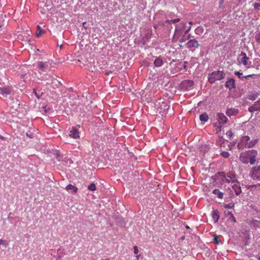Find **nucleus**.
<instances>
[{
  "mask_svg": "<svg viewBox=\"0 0 260 260\" xmlns=\"http://www.w3.org/2000/svg\"><path fill=\"white\" fill-rule=\"evenodd\" d=\"M256 155L257 152L254 150H251L247 152L242 153L240 156V159L245 164L250 163L253 165L256 161Z\"/></svg>",
  "mask_w": 260,
  "mask_h": 260,
  "instance_id": "f257e3e1",
  "label": "nucleus"
},
{
  "mask_svg": "<svg viewBox=\"0 0 260 260\" xmlns=\"http://www.w3.org/2000/svg\"><path fill=\"white\" fill-rule=\"evenodd\" d=\"M258 142V139L250 140L247 136L242 137L240 142L238 143L237 147L239 149H243L245 148H251L253 147Z\"/></svg>",
  "mask_w": 260,
  "mask_h": 260,
  "instance_id": "f03ea898",
  "label": "nucleus"
},
{
  "mask_svg": "<svg viewBox=\"0 0 260 260\" xmlns=\"http://www.w3.org/2000/svg\"><path fill=\"white\" fill-rule=\"evenodd\" d=\"M218 137L219 141L217 144L220 147V155L224 158H228L230 156V154L228 152L225 151V149H228L226 148V146H227L229 149H231L229 142L223 139L222 135L221 134L218 135Z\"/></svg>",
  "mask_w": 260,
  "mask_h": 260,
  "instance_id": "7ed1b4c3",
  "label": "nucleus"
},
{
  "mask_svg": "<svg viewBox=\"0 0 260 260\" xmlns=\"http://www.w3.org/2000/svg\"><path fill=\"white\" fill-rule=\"evenodd\" d=\"M226 177L229 178L232 180V183H235V182L238 181L237 179H236L235 174L232 172H229L227 174L223 172H218L215 175L214 179L216 180L218 178H220L221 181L223 182L230 183V180L227 179Z\"/></svg>",
  "mask_w": 260,
  "mask_h": 260,
  "instance_id": "20e7f679",
  "label": "nucleus"
},
{
  "mask_svg": "<svg viewBox=\"0 0 260 260\" xmlns=\"http://www.w3.org/2000/svg\"><path fill=\"white\" fill-rule=\"evenodd\" d=\"M241 58L238 59V61L239 63H242L247 68H249L251 64V62L249 61V58L247 56L246 54L242 52L240 55Z\"/></svg>",
  "mask_w": 260,
  "mask_h": 260,
  "instance_id": "39448f33",
  "label": "nucleus"
},
{
  "mask_svg": "<svg viewBox=\"0 0 260 260\" xmlns=\"http://www.w3.org/2000/svg\"><path fill=\"white\" fill-rule=\"evenodd\" d=\"M235 74L236 75H237L238 77V78L239 79H241L242 80H243V79L249 80V79H250V78H251L252 80H254L255 79L257 78V77H258L257 75L254 74L248 75H246L245 76H243L242 73H240V72H238V71L235 72Z\"/></svg>",
  "mask_w": 260,
  "mask_h": 260,
  "instance_id": "423d86ee",
  "label": "nucleus"
},
{
  "mask_svg": "<svg viewBox=\"0 0 260 260\" xmlns=\"http://www.w3.org/2000/svg\"><path fill=\"white\" fill-rule=\"evenodd\" d=\"M181 85L182 89L188 90L192 87L193 82L192 80H186L182 82Z\"/></svg>",
  "mask_w": 260,
  "mask_h": 260,
  "instance_id": "0eeeda50",
  "label": "nucleus"
},
{
  "mask_svg": "<svg viewBox=\"0 0 260 260\" xmlns=\"http://www.w3.org/2000/svg\"><path fill=\"white\" fill-rule=\"evenodd\" d=\"M175 29L177 30L178 31L182 32L184 35H186L188 33L190 29V26L187 29H185V23L181 22L176 26Z\"/></svg>",
  "mask_w": 260,
  "mask_h": 260,
  "instance_id": "6e6552de",
  "label": "nucleus"
},
{
  "mask_svg": "<svg viewBox=\"0 0 260 260\" xmlns=\"http://www.w3.org/2000/svg\"><path fill=\"white\" fill-rule=\"evenodd\" d=\"M199 46V44L198 42L195 39L190 40L187 43V47L192 50L198 48Z\"/></svg>",
  "mask_w": 260,
  "mask_h": 260,
  "instance_id": "1a4fd4ad",
  "label": "nucleus"
},
{
  "mask_svg": "<svg viewBox=\"0 0 260 260\" xmlns=\"http://www.w3.org/2000/svg\"><path fill=\"white\" fill-rule=\"evenodd\" d=\"M225 74L222 71H218L216 72H212V78L214 80H219L224 78Z\"/></svg>",
  "mask_w": 260,
  "mask_h": 260,
  "instance_id": "9d476101",
  "label": "nucleus"
},
{
  "mask_svg": "<svg viewBox=\"0 0 260 260\" xmlns=\"http://www.w3.org/2000/svg\"><path fill=\"white\" fill-rule=\"evenodd\" d=\"M233 183L234 184L232 186V189L235 191V194L238 196L242 192L241 186H240L239 184V182L238 181H236Z\"/></svg>",
  "mask_w": 260,
  "mask_h": 260,
  "instance_id": "9b49d317",
  "label": "nucleus"
},
{
  "mask_svg": "<svg viewBox=\"0 0 260 260\" xmlns=\"http://www.w3.org/2000/svg\"><path fill=\"white\" fill-rule=\"evenodd\" d=\"M248 110L250 112L260 111V100L255 102L252 106L249 108Z\"/></svg>",
  "mask_w": 260,
  "mask_h": 260,
  "instance_id": "f8f14e48",
  "label": "nucleus"
},
{
  "mask_svg": "<svg viewBox=\"0 0 260 260\" xmlns=\"http://www.w3.org/2000/svg\"><path fill=\"white\" fill-rule=\"evenodd\" d=\"M48 67V65L46 62L41 61L38 62V69L43 72H46Z\"/></svg>",
  "mask_w": 260,
  "mask_h": 260,
  "instance_id": "ddd939ff",
  "label": "nucleus"
},
{
  "mask_svg": "<svg viewBox=\"0 0 260 260\" xmlns=\"http://www.w3.org/2000/svg\"><path fill=\"white\" fill-rule=\"evenodd\" d=\"M217 119L220 124L226 123L228 120L223 114L219 113L217 114Z\"/></svg>",
  "mask_w": 260,
  "mask_h": 260,
  "instance_id": "4468645a",
  "label": "nucleus"
},
{
  "mask_svg": "<svg viewBox=\"0 0 260 260\" xmlns=\"http://www.w3.org/2000/svg\"><path fill=\"white\" fill-rule=\"evenodd\" d=\"M69 136L74 139H76L79 137V132L75 127H73L70 131Z\"/></svg>",
  "mask_w": 260,
  "mask_h": 260,
  "instance_id": "2eb2a0df",
  "label": "nucleus"
},
{
  "mask_svg": "<svg viewBox=\"0 0 260 260\" xmlns=\"http://www.w3.org/2000/svg\"><path fill=\"white\" fill-rule=\"evenodd\" d=\"M235 80L234 79H229L225 83V86L230 89L235 88Z\"/></svg>",
  "mask_w": 260,
  "mask_h": 260,
  "instance_id": "dca6fc26",
  "label": "nucleus"
},
{
  "mask_svg": "<svg viewBox=\"0 0 260 260\" xmlns=\"http://www.w3.org/2000/svg\"><path fill=\"white\" fill-rule=\"evenodd\" d=\"M182 35L183 36H185V35L183 33H182V32L179 31H178L177 30L175 29V33L173 37V41L174 42H177L178 39Z\"/></svg>",
  "mask_w": 260,
  "mask_h": 260,
  "instance_id": "f3484780",
  "label": "nucleus"
},
{
  "mask_svg": "<svg viewBox=\"0 0 260 260\" xmlns=\"http://www.w3.org/2000/svg\"><path fill=\"white\" fill-rule=\"evenodd\" d=\"M212 193H213L215 196H216L219 199H222L223 198V193L219 190V189H215L212 191Z\"/></svg>",
  "mask_w": 260,
  "mask_h": 260,
  "instance_id": "a211bd4d",
  "label": "nucleus"
},
{
  "mask_svg": "<svg viewBox=\"0 0 260 260\" xmlns=\"http://www.w3.org/2000/svg\"><path fill=\"white\" fill-rule=\"evenodd\" d=\"M1 93L2 94H9L11 93V88L9 87H5L0 89Z\"/></svg>",
  "mask_w": 260,
  "mask_h": 260,
  "instance_id": "6ab92c4d",
  "label": "nucleus"
},
{
  "mask_svg": "<svg viewBox=\"0 0 260 260\" xmlns=\"http://www.w3.org/2000/svg\"><path fill=\"white\" fill-rule=\"evenodd\" d=\"M213 242L217 244V245H218L220 243H221V240H220V238L222 237L221 236H217L216 235H214L213 236Z\"/></svg>",
  "mask_w": 260,
  "mask_h": 260,
  "instance_id": "aec40b11",
  "label": "nucleus"
},
{
  "mask_svg": "<svg viewBox=\"0 0 260 260\" xmlns=\"http://www.w3.org/2000/svg\"><path fill=\"white\" fill-rule=\"evenodd\" d=\"M208 119L209 117L206 113H204L200 116V119L203 123L207 122Z\"/></svg>",
  "mask_w": 260,
  "mask_h": 260,
  "instance_id": "412c9836",
  "label": "nucleus"
},
{
  "mask_svg": "<svg viewBox=\"0 0 260 260\" xmlns=\"http://www.w3.org/2000/svg\"><path fill=\"white\" fill-rule=\"evenodd\" d=\"M154 63L156 67H159L162 66L163 60L160 57H157L154 60Z\"/></svg>",
  "mask_w": 260,
  "mask_h": 260,
  "instance_id": "4be33fe9",
  "label": "nucleus"
},
{
  "mask_svg": "<svg viewBox=\"0 0 260 260\" xmlns=\"http://www.w3.org/2000/svg\"><path fill=\"white\" fill-rule=\"evenodd\" d=\"M219 213L217 210L214 211L212 213V218L214 220V222H217L219 218Z\"/></svg>",
  "mask_w": 260,
  "mask_h": 260,
  "instance_id": "5701e85b",
  "label": "nucleus"
},
{
  "mask_svg": "<svg viewBox=\"0 0 260 260\" xmlns=\"http://www.w3.org/2000/svg\"><path fill=\"white\" fill-rule=\"evenodd\" d=\"M66 189L67 190H70V189H73V192L74 193H76L78 191V188L75 186H74L72 184H69L66 187Z\"/></svg>",
  "mask_w": 260,
  "mask_h": 260,
  "instance_id": "b1692460",
  "label": "nucleus"
},
{
  "mask_svg": "<svg viewBox=\"0 0 260 260\" xmlns=\"http://www.w3.org/2000/svg\"><path fill=\"white\" fill-rule=\"evenodd\" d=\"M37 27L38 32H37L36 35L37 37H40L45 31L41 28L40 26L38 25Z\"/></svg>",
  "mask_w": 260,
  "mask_h": 260,
  "instance_id": "393cba45",
  "label": "nucleus"
},
{
  "mask_svg": "<svg viewBox=\"0 0 260 260\" xmlns=\"http://www.w3.org/2000/svg\"><path fill=\"white\" fill-rule=\"evenodd\" d=\"M235 204L233 203H231L227 204L224 205V207L225 209H233L234 208Z\"/></svg>",
  "mask_w": 260,
  "mask_h": 260,
  "instance_id": "a878e982",
  "label": "nucleus"
},
{
  "mask_svg": "<svg viewBox=\"0 0 260 260\" xmlns=\"http://www.w3.org/2000/svg\"><path fill=\"white\" fill-rule=\"evenodd\" d=\"M88 189L91 191H94L96 190V186L94 183H91L88 186Z\"/></svg>",
  "mask_w": 260,
  "mask_h": 260,
  "instance_id": "bb28decb",
  "label": "nucleus"
},
{
  "mask_svg": "<svg viewBox=\"0 0 260 260\" xmlns=\"http://www.w3.org/2000/svg\"><path fill=\"white\" fill-rule=\"evenodd\" d=\"M214 126L216 127V128H215V129L214 131H215L216 133L217 134L219 133V132H220L222 131V129H223L224 128L220 125H219L218 126H216V125H214Z\"/></svg>",
  "mask_w": 260,
  "mask_h": 260,
  "instance_id": "cd10ccee",
  "label": "nucleus"
},
{
  "mask_svg": "<svg viewBox=\"0 0 260 260\" xmlns=\"http://www.w3.org/2000/svg\"><path fill=\"white\" fill-rule=\"evenodd\" d=\"M179 21H180V19L177 18L175 19L168 20L167 21V22L169 24H171V23H175L176 22H179Z\"/></svg>",
  "mask_w": 260,
  "mask_h": 260,
  "instance_id": "c85d7f7f",
  "label": "nucleus"
},
{
  "mask_svg": "<svg viewBox=\"0 0 260 260\" xmlns=\"http://www.w3.org/2000/svg\"><path fill=\"white\" fill-rule=\"evenodd\" d=\"M0 245H3L6 248L8 245V243L6 240L0 239Z\"/></svg>",
  "mask_w": 260,
  "mask_h": 260,
  "instance_id": "c756f323",
  "label": "nucleus"
},
{
  "mask_svg": "<svg viewBox=\"0 0 260 260\" xmlns=\"http://www.w3.org/2000/svg\"><path fill=\"white\" fill-rule=\"evenodd\" d=\"M259 1V3H255L253 6H254V8L255 10H259V9L260 8V0Z\"/></svg>",
  "mask_w": 260,
  "mask_h": 260,
  "instance_id": "7c9ffc66",
  "label": "nucleus"
},
{
  "mask_svg": "<svg viewBox=\"0 0 260 260\" xmlns=\"http://www.w3.org/2000/svg\"><path fill=\"white\" fill-rule=\"evenodd\" d=\"M225 134H226L227 138H228L229 139H231L233 136V133L231 131H228L226 132Z\"/></svg>",
  "mask_w": 260,
  "mask_h": 260,
  "instance_id": "2f4dec72",
  "label": "nucleus"
},
{
  "mask_svg": "<svg viewBox=\"0 0 260 260\" xmlns=\"http://www.w3.org/2000/svg\"><path fill=\"white\" fill-rule=\"evenodd\" d=\"M55 158L58 160L60 161L61 160V157L62 156L60 155V154L59 153H56L55 154Z\"/></svg>",
  "mask_w": 260,
  "mask_h": 260,
  "instance_id": "473e14b6",
  "label": "nucleus"
},
{
  "mask_svg": "<svg viewBox=\"0 0 260 260\" xmlns=\"http://www.w3.org/2000/svg\"><path fill=\"white\" fill-rule=\"evenodd\" d=\"M206 149L205 150H203V148H202L201 151L203 152V153H205L206 151H208L210 149L209 146H205Z\"/></svg>",
  "mask_w": 260,
  "mask_h": 260,
  "instance_id": "72a5a7b5",
  "label": "nucleus"
},
{
  "mask_svg": "<svg viewBox=\"0 0 260 260\" xmlns=\"http://www.w3.org/2000/svg\"><path fill=\"white\" fill-rule=\"evenodd\" d=\"M226 114L228 115V116H231V115H232L233 114V111L232 110H231V109H228L226 112Z\"/></svg>",
  "mask_w": 260,
  "mask_h": 260,
  "instance_id": "f704fd0d",
  "label": "nucleus"
},
{
  "mask_svg": "<svg viewBox=\"0 0 260 260\" xmlns=\"http://www.w3.org/2000/svg\"><path fill=\"white\" fill-rule=\"evenodd\" d=\"M134 253L135 254H137L139 252L138 248L137 246H135L134 247Z\"/></svg>",
  "mask_w": 260,
  "mask_h": 260,
  "instance_id": "c9c22d12",
  "label": "nucleus"
},
{
  "mask_svg": "<svg viewBox=\"0 0 260 260\" xmlns=\"http://www.w3.org/2000/svg\"><path fill=\"white\" fill-rule=\"evenodd\" d=\"M34 92L38 99L40 98V95L38 94L35 89H34Z\"/></svg>",
  "mask_w": 260,
  "mask_h": 260,
  "instance_id": "e433bc0d",
  "label": "nucleus"
},
{
  "mask_svg": "<svg viewBox=\"0 0 260 260\" xmlns=\"http://www.w3.org/2000/svg\"><path fill=\"white\" fill-rule=\"evenodd\" d=\"M232 217H233V221H234V222H236V220L235 217L234 216V215H232Z\"/></svg>",
  "mask_w": 260,
  "mask_h": 260,
  "instance_id": "4c0bfd02",
  "label": "nucleus"
},
{
  "mask_svg": "<svg viewBox=\"0 0 260 260\" xmlns=\"http://www.w3.org/2000/svg\"><path fill=\"white\" fill-rule=\"evenodd\" d=\"M229 189L231 190L230 191L231 197H232L233 196V193L232 192V190H231V188H229Z\"/></svg>",
  "mask_w": 260,
  "mask_h": 260,
  "instance_id": "58836bf2",
  "label": "nucleus"
},
{
  "mask_svg": "<svg viewBox=\"0 0 260 260\" xmlns=\"http://www.w3.org/2000/svg\"><path fill=\"white\" fill-rule=\"evenodd\" d=\"M111 73H112V72L111 71H110L109 72H106V74L107 75H109Z\"/></svg>",
  "mask_w": 260,
  "mask_h": 260,
  "instance_id": "ea45409f",
  "label": "nucleus"
},
{
  "mask_svg": "<svg viewBox=\"0 0 260 260\" xmlns=\"http://www.w3.org/2000/svg\"><path fill=\"white\" fill-rule=\"evenodd\" d=\"M180 42H185V40L183 38H181V39L180 40Z\"/></svg>",
  "mask_w": 260,
  "mask_h": 260,
  "instance_id": "a19ab883",
  "label": "nucleus"
},
{
  "mask_svg": "<svg viewBox=\"0 0 260 260\" xmlns=\"http://www.w3.org/2000/svg\"><path fill=\"white\" fill-rule=\"evenodd\" d=\"M210 74H209V75H208V80H209L210 82H211L210 81Z\"/></svg>",
  "mask_w": 260,
  "mask_h": 260,
  "instance_id": "79ce46f5",
  "label": "nucleus"
},
{
  "mask_svg": "<svg viewBox=\"0 0 260 260\" xmlns=\"http://www.w3.org/2000/svg\"><path fill=\"white\" fill-rule=\"evenodd\" d=\"M228 214L231 215L232 216V215H233L232 213L231 212H228Z\"/></svg>",
  "mask_w": 260,
  "mask_h": 260,
  "instance_id": "37998d69",
  "label": "nucleus"
},
{
  "mask_svg": "<svg viewBox=\"0 0 260 260\" xmlns=\"http://www.w3.org/2000/svg\"><path fill=\"white\" fill-rule=\"evenodd\" d=\"M223 2V0H221V1L220 2V4H222Z\"/></svg>",
  "mask_w": 260,
  "mask_h": 260,
  "instance_id": "c03bdc74",
  "label": "nucleus"
},
{
  "mask_svg": "<svg viewBox=\"0 0 260 260\" xmlns=\"http://www.w3.org/2000/svg\"><path fill=\"white\" fill-rule=\"evenodd\" d=\"M139 257H140V255H137V259H139Z\"/></svg>",
  "mask_w": 260,
  "mask_h": 260,
  "instance_id": "a18cd8bd",
  "label": "nucleus"
},
{
  "mask_svg": "<svg viewBox=\"0 0 260 260\" xmlns=\"http://www.w3.org/2000/svg\"><path fill=\"white\" fill-rule=\"evenodd\" d=\"M85 23H86V22H84V23H83V25H84Z\"/></svg>",
  "mask_w": 260,
  "mask_h": 260,
  "instance_id": "49530a36",
  "label": "nucleus"
},
{
  "mask_svg": "<svg viewBox=\"0 0 260 260\" xmlns=\"http://www.w3.org/2000/svg\"><path fill=\"white\" fill-rule=\"evenodd\" d=\"M105 260H110V259H109V258H107V259H106Z\"/></svg>",
  "mask_w": 260,
  "mask_h": 260,
  "instance_id": "de8ad7c7",
  "label": "nucleus"
}]
</instances>
